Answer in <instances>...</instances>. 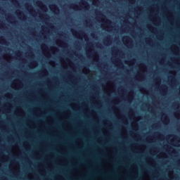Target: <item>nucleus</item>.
<instances>
[{
    "mask_svg": "<svg viewBox=\"0 0 180 180\" xmlns=\"http://www.w3.org/2000/svg\"><path fill=\"white\" fill-rule=\"evenodd\" d=\"M76 36V37L77 38V39H79V37H78V35H75Z\"/></svg>",
    "mask_w": 180,
    "mask_h": 180,
    "instance_id": "obj_3",
    "label": "nucleus"
},
{
    "mask_svg": "<svg viewBox=\"0 0 180 180\" xmlns=\"http://www.w3.org/2000/svg\"><path fill=\"white\" fill-rule=\"evenodd\" d=\"M83 9H88V4L85 3L84 5L82 7Z\"/></svg>",
    "mask_w": 180,
    "mask_h": 180,
    "instance_id": "obj_2",
    "label": "nucleus"
},
{
    "mask_svg": "<svg viewBox=\"0 0 180 180\" xmlns=\"http://www.w3.org/2000/svg\"><path fill=\"white\" fill-rule=\"evenodd\" d=\"M110 20L108 19H103L101 21V27L104 30H107L108 32H110L112 30L109 27H110Z\"/></svg>",
    "mask_w": 180,
    "mask_h": 180,
    "instance_id": "obj_1",
    "label": "nucleus"
}]
</instances>
